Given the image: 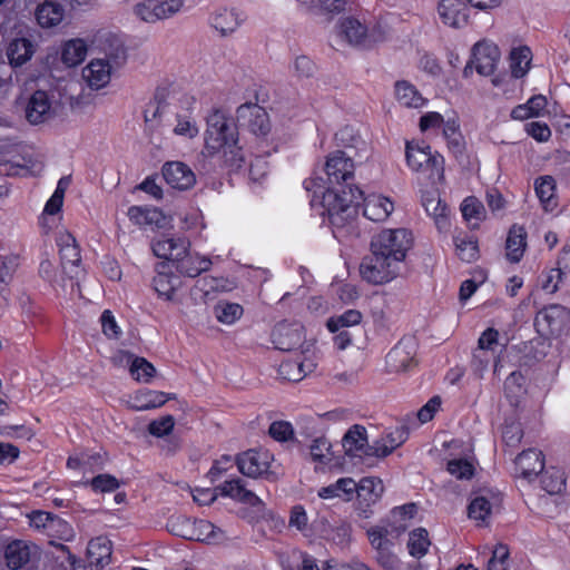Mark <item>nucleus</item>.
Instances as JSON below:
<instances>
[{
  "mask_svg": "<svg viewBox=\"0 0 570 570\" xmlns=\"http://www.w3.org/2000/svg\"><path fill=\"white\" fill-rule=\"evenodd\" d=\"M206 125L204 156L217 158L220 165L232 170L242 168L245 157L234 121L224 110L214 109L207 116Z\"/></svg>",
  "mask_w": 570,
  "mask_h": 570,
  "instance_id": "1",
  "label": "nucleus"
},
{
  "mask_svg": "<svg viewBox=\"0 0 570 570\" xmlns=\"http://www.w3.org/2000/svg\"><path fill=\"white\" fill-rule=\"evenodd\" d=\"M304 187L307 191H313L314 195L321 194L323 196V204L327 210L328 219L335 229L343 227L345 219L353 217L355 210L351 203L358 197L355 196L352 188H350L351 197L348 198L345 189L340 194L331 189L330 186L325 187L323 178L305 179Z\"/></svg>",
  "mask_w": 570,
  "mask_h": 570,
  "instance_id": "2",
  "label": "nucleus"
},
{
  "mask_svg": "<svg viewBox=\"0 0 570 570\" xmlns=\"http://www.w3.org/2000/svg\"><path fill=\"white\" fill-rule=\"evenodd\" d=\"M406 252H370L360 264L361 277L373 285L393 281L400 273Z\"/></svg>",
  "mask_w": 570,
  "mask_h": 570,
  "instance_id": "3",
  "label": "nucleus"
},
{
  "mask_svg": "<svg viewBox=\"0 0 570 570\" xmlns=\"http://www.w3.org/2000/svg\"><path fill=\"white\" fill-rule=\"evenodd\" d=\"M353 191L355 196L358 197L353 203H351V206L355 213L352 218L345 219L343 227L335 229L334 233H337L344 228H352L354 226L355 217L357 214L356 206L361 199L363 200V215L370 220L384 222L394 210L392 200L383 195L370 194L364 197L363 191L358 187H355Z\"/></svg>",
  "mask_w": 570,
  "mask_h": 570,
  "instance_id": "4",
  "label": "nucleus"
},
{
  "mask_svg": "<svg viewBox=\"0 0 570 570\" xmlns=\"http://www.w3.org/2000/svg\"><path fill=\"white\" fill-rule=\"evenodd\" d=\"M272 342L277 350L287 352L301 350V354L311 353L314 346L312 341H306L303 325L289 322H282L275 326Z\"/></svg>",
  "mask_w": 570,
  "mask_h": 570,
  "instance_id": "5",
  "label": "nucleus"
},
{
  "mask_svg": "<svg viewBox=\"0 0 570 570\" xmlns=\"http://www.w3.org/2000/svg\"><path fill=\"white\" fill-rule=\"evenodd\" d=\"M159 259L156 264V275L153 279V287L160 299L167 302H176V292L180 287L181 282L177 275L173 273L175 267L171 265V257L167 252H154Z\"/></svg>",
  "mask_w": 570,
  "mask_h": 570,
  "instance_id": "6",
  "label": "nucleus"
},
{
  "mask_svg": "<svg viewBox=\"0 0 570 570\" xmlns=\"http://www.w3.org/2000/svg\"><path fill=\"white\" fill-rule=\"evenodd\" d=\"M325 173L327 175V184L331 189H333L334 186L344 183L348 189H354L356 187L348 183L354 177V163L344 151L337 150L327 157L325 163ZM346 194L350 198L351 193L346 191Z\"/></svg>",
  "mask_w": 570,
  "mask_h": 570,
  "instance_id": "7",
  "label": "nucleus"
},
{
  "mask_svg": "<svg viewBox=\"0 0 570 570\" xmlns=\"http://www.w3.org/2000/svg\"><path fill=\"white\" fill-rule=\"evenodd\" d=\"M237 121L257 137H265L271 131L266 110L256 104H244L237 108Z\"/></svg>",
  "mask_w": 570,
  "mask_h": 570,
  "instance_id": "8",
  "label": "nucleus"
},
{
  "mask_svg": "<svg viewBox=\"0 0 570 570\" xmlns=\"http://www.w3.org/2000/svg\"><path fill=\"white\" fill-rule=\"evenodd\" d=\"M272 462V453L263 449L248 450L236 460L239 472L249 478L269 476Z\"/></svg>",
  "mask_w": 570,
  "mask_h": 570,
  "instance_id": "9",
  "label": "nucleus"
},
{
  "mask_svg": "<svg viewBox=\"0 0 570 570\" xmlns=\"http://www.w3.org/2000/svg\"><path fill=\"white\" fill-rule=\"evenodd\" d=\"M183 0H145L135 6V14L145 22L166 19L180 10Z\"/></svg>",
  "mask_w": 570,
  "mask_h": 570,
  "instance_id": "10",
  "label": "nucleus"
},
{
  "mask_svg": "<svg viewBox=\"0 0 570 570\" xmlns=\"http://www.w3.org/2000/svg\"><path fill=\"white\" fill-rule=\"evenodd\" d=\"M171 257V265L177 272L188 277H196L209 269L212 261L199 252H174L167 253Z\"/></svg>",
  "mask_w": 570,
  "mask_h": 570,
  "instance_id": "11",
  "label": "nucleus"
},
{
  "mask_svg": "<svg viewBox=\"0 0 570 570\" xmlns=\"http://www.w3.org/2000/svg\"><path fill=\"white\" fill-rule=\"evenodd\" d=\"M568 320V312L560 305L542 308L535 316L534 324L541 335L553 336L561 333Z\"/></svg>",
  "mask_w": 570,
  "mask_h": 570,
  "instance_id": "12",
  "label": "nucleus"
},
{
  "mask_svg": "<svg viewBox=\"0 0 570 570\" xmlns=\"http://www.w3.org/2000/svg\"><path fill=\"white\" fill-rule=\"evenodd\" d=\"M414 236L406 228L383 229L371 242V249H411Z\"/></svg>",
  "mask_w": 570,
  "mask_h": 570,
  "instance_id": "13",
  "label": "nucleus"
},
{
  "mask_svg": "<svg viewBox=\"0 0 570 570\" xmlns=\"http://www.w3.org/2000/svg\"><path fill=\"white\" fill-rule=\"evenodd\" d=\"M52 99L46 90H36L28 99L24 116L31 125H39L53 117Z\"/></svg>",
  "mask_w": 570,
  "mask_h": 570,
  "instance_id": "14",
  "label": "nucleus"
},
{
  "mask_svg": "<svg viewBox=\"0 0 570 570\" xmlns=\"http://www.w3.org/2000/svg\"><path fill=\"white\" fill-rule=\"evenodd\" d=\"M127 216L134 225L144 229H161L169 224L167 216L156 207L134 205L128 208Z\"/></svg>",
  "mask_w": 570,
  "mask_h": 570,
  "instance_id": "15",
  "label": "nucleus"
},
{
  "mask_svg": "<svg viewBox=\"0 0 570 570\" xmlns=\"http://www.w3.org/2000/svg\"><path fill=\"white\" fill-rule=\"evenodd\" d=\"M514 473L518 479L532 482L544 469V459L540 451L529 449L515 459Z\"/></svg>",
  "mask_w": 570,
  "mask_h": 570,
  "instance_id": "16",
  "label": "nucleus"
},
{
  "mask_svg": "<svg viewBox=\"0 0 570 570\" xmlns=\"http://www.w3.org/2000/svg\"><path fill=\"white\" fill-rule=\"evenodd\" d=\"M316 367L313 351L308 354H301L294 360H286L281 363L278 373L282 379L289 382H299Z\"/></svg>",
  "mask_w": 570,
  "mask_h": 570,
  "instance_id": "17",
  "label": "nucleus"
},
{
  "mask_svg": "<svg viewBox=\"0 0 570 570\" xmlns=\"http://www.w3.org/2000/svg\"><path fill=\"white\" fill-rule=\"evenodd\" d=\"M499 48L488 41H480L473 47V63L476 71L482 76H491L499 62Z\"/></svg>",
  "mask_w": 570,
  "mask_h": 570,
  "instance_id": "18",
  "label": "nucleus"
},
{
  "mask_svg": "<svg viewBox=\"0 0 570 570\" xmlns=\"http://www.w3.org/2000/svg\"><path fill=\"white\" fill-rule=\"evenodd\" d=\"M442 22L460 29L469 23V9L463 0H441L438 7Z\"/></svg>",
  "mask_w": 570,
  "mask_h": 570,
  "instance_id": "19",
  "label": "nucleus"
},
{
  "mask_svg": "<svg viewBox=\"0 0 570 570\" xmlns=\"http://www.w3.org/2000/svg\"><path fill=\"white\" fill-rule=\"evenodd\" d=\"M163 176L170 187L179 190L193 187L196 181L194 171L180 161L166 163L163 166Z\"/></svg>",
  "mask_w": 570,
  "mask_h": 570,
  "instance_id": "20",
  "label": "nucleus"
},
{
  "mask_svg": "<svg viewBox=\"0 0 570 570\" xmlns=\"http://www.w3.org/2000/svg\"><path fill=\"white\" fill-rule=\"evenodd\" d=\"M343 448L351 458L373 456V445H368L366 429L353 425L343 438Z\"/></svg>",
  "mask_w": 570,
  "mask_h": 570,
  "instance_id": "21",
  "label": "nucleus"
},
{
  "mask_svg": "<svg viewBox=\"0 0 570 570\" xmlns=\"http://www.w3.org/2000/svg\"><path fill=\"white\" fill-rule=\"evenodd\" d=\"M173 396L165 392L141 389L128 395L127 404L135 411H148L163 406Z\"/></svg>",
  "mask_w": 570,
  "mask_h": 570,
  "instance_id": "22",
  "label": "nucleus"
},
{
  "mask_svg": "<svg viewBox=\"0 0 570 570\" xmlns=\"http://www.w3.org/2000/svg\"><path fill=\"white\" fill-rule=\"evenodd\" d=\"M407 529L406 523H401L395 527L375 525L367 530V538L375 551L384 549H393L394 540L397 539Z\"/></svg>",
  "mask_w": 570,
  "mask_h": 570,
  "instance_id": "23",
  "label": "nucleus"
},
{
  "mask_svg": "<svg viewBox=\"0 0 570 570\" xmlns=\"http://www.w3.org/2000/svg\"><path fill=\"white\" fill-rule=\"evenodd\" d=\"M415 344L412 341H402L386 355V364L392 372H404L414 364Z\"/></svg>",
  "mask_w": 570,
  "mask_h": 570,
  "instance_id": "24",
  "label": "nucleus"
},
{
  "mask_svg": "<svg viewBox=\"0 0 570 570\" xmlns=\"http://www.w3.org/2000/svg\"><path fill=\"white\" fill-rule=\"evenodd\" d=\"M405 156L409 167L414 171L425 170L440 165L438 158L431 155L430 146L406 142Z\"/></svg>",
  "mask_w": 570,
  "mask_h": 570,
  "instance_id": "25",
  "label": "nucleus"
},
{
  "mask_svg": "<svg viewBox=\"0 0 570 570\" xmlns=\"http://www.w3.org/2000/svg\"><path fill=\"white\" fill-rule=\"evenodd\" d=\"M219 490L222 495L228 497L240 503L248 504L250 507L263 505V501L254 492L247 490L240 479L225 481L220 485Z\"/></svg>",
  "mask_w": 570,
  "mask_h": 570,
  "instance_id": "26",
  "label": "nucleus"
},
{
  "mask_svg": "<svg viewBox=\"0 0 570 570\" xmlns=\"http://www.w3.org/2000/svg\"><path fill=\"white\" fill-rule=\"evenodd\" d=\"M174 116L169 106L157 98L149 101L144 110L145 122L153 129L159 126H171Z\"/></svg>",
  "mask_w": 570,
  "mask_h": 570,
  "instance_id": "27",
  "label": "nucleus"
},
{
  "mask_svg": "<svg viewBox=\"0 0 570 570\" xmlns=\"http://www.w3.org/2000/svg\"><path fill=\"white\" fill-rule=\"evenodd\" d=\"M356 491V482L352 478H341L336 482L322 487L317 494L323 500L341 499L351 501Z\"/></svg>",
  "mask_w": 570,
  "mask_h": 570,
  "instance_id": "28",
  "label": "nucleus"
},
{
  "mask_svg": "<svg viewBox=\"0 0 570 570\" xmlns=\"http://www.w3.org/2000/svg\"><path fill=\"white\" fill-rule=\"evenodd\" d=\"M87 558L91 566L104 570L109 566L111 559V544L105 537H97L89 541Z\"/></svg>",
  "mask_w": 570,
  "mask_h": 570,
  "instance_id": "29",
  "label": "nucleus"
},
{
  "mask_svg": "<svg viewBox=\"0 0 570 570\" xmlns=\"http://www.w3.org/2000/svg\"><path fill=\"white\" fill-rule=\"evenodd\" d=\"M82 78L92 89L105 87L110 80V67L105 60H92L82 69Z\"/></svg>",
  "mask_w": 570,
  "mask_h": 570,
  "instance_id": "30",
  "label": "nucleus"
},
{
  "mask_svg": "<svg viewBox=\"0 0 570 570\" xmlns=\"http://www.w3.org/2000/svg\"><path fill=\"white\" fill-rule=\"evenodd\" d=\"M340 33L352 45L363 43L367 36L374 40L379 39L374 31L370 33L368 28L354 18H346L341 22Z\"/></svg>",
  "mask_w": 570,
  "mask_h": 570,
  "instance_id": "31",
  "label": "nucleus"
},
{
  "mask_svg": "<svg viewBox=\"0 0 570 570\" xmlns=\"http://www.w3.org/2000/svg\"><path fill=\"white\" fill-rule=\"evenodd\" d=\"M35 53L33 43L26 38H18L10 42L7 49V57L13 67L26 63Z\"/></svg>",
  "mask_w": 570,
  "mask_h": 570,
  "instance_id": "32",
  "label": "nucleus"
},
{
  "mask_svg": "<svg viewBox=\"0 0 570 570\" xmlns=\"http://www.w3.org/2000/svg\"><path fill=\"white\" fill-rule=\"evenodd\" d=\"M395 97L400 105L406 108H422L426 99L409 81L401 80L395 83Z\"/></svg>",
  "mask_w": 570,
  "mask_h": 570,
  "instance_id": "33",
  "label": "nucleus"
},
{
  "mask_svg": "<svg viewBox=\"0 0 570 570\" xmlns=\"http://www.w3.org/2000/svg\"><path fill=\"white\" fill-rule=\"evenodd\" d=\"M7 566L12 570L22 568L30 559V547L27 542L14 540L4 550Z\"/></svg>",
  "mask_w": 570,
  "mask_h": 570,
  "instance_id": "34",
  "label": "nucleus"
},
{
  "mask_svg": "<svg viewBox=\"0 0 570 570\" xmlns=\"http://www.w3.org/2000/svg\"><path fill=\"white\" fill-rule=\"evenodd\" d=\"M65 16V9L61 4L52 1H46L38 6L36 19L43 28H51L59 24Z\"/></svg>",
  "mask_w": 570,
  "mask_h": 570,
  "instance_id": "35",
  "label": "nucleus"
},
{
  "mask_svg": "<svg viewBox=\"0 0 570 570\" xmlns=\"http://www.w3.org/2000/svg\"><path fill=\"white\" fill-rule=\"evenodd\" d=\"M406 433L403 429H395L394 431L382 436L373 444V456L385 458L391 454L396 448L404 443Z\"/></svg>",
  "mask_w": 570,
  "mask_h": 570,
  "instance_id": "36",
  "label": "nucleus"
},
{
  "mask_svg": "<svg viewBox=\"0 0 570 570\" xmlns=\"http://www.w3.org/2000/svg\"><path fill=\"white\" fill-rule=\"evenodd\" d=\"M215 318L224 325H234L244 314V308L238 303L220 299L213 308Z\"/></svg>",
  "mask_w": 570,
  "mask_h": 570,
  "instance_id": "37",
  "label": "nucleus"
},
{
  "mask_svg": "<svg viewBox=\"0 0 570 570\" xmlns=\"http://www.w3.org/2000/svg\"><path fill=\"white\" fill-rule=\"evenodd\" d=\"M384 491L383 483L380 479L374 476L363 478L356 483L355 494L360 500L367 505L375 503Z\"/></svg>",
  "mask_w": 570,
  "mask_h": 570,
  "instance_id": "38",
  "label": "nucleus"
},
{
  "mask_svg": "<svg viewBox=\"0 0 570 570\" xmlns=\"http://www.w3.org/2000/svg\"><path fill=\"white\" fill-rule=\"evenodd\" d=\"M431 547L429 532L424 528H416L409 533L406 548L409 554L415 559L423 558Z\"/></svg>",
  "mask_w": 570,
  "mask_h": 570,
  "instance_id": "39",
  "label": "nucleus"
},
{
  "mask_svg": "<svg viewBox=\"0 0 570 570\" xmlns=\"http://www.w3.org/2000/svg\"><path fill=\"white\" fill-rule=\"evenodd\" d=\"M532 52L529 47L513 48L510 52V68L514 78H522L530 68Z\"/></svg>",
  "mask_w": 570,
  "mask_h": 570,
  "instance_id": "40",
  "label": "nucleus"
},
{
  "mask_svg": "<svg viewBox=\"0 0 570 570\" xmlns=\"http://www.w3.org/2000/svg\"><path fill=\"white\" fill-rule=\"evenodd\" d=\"M535 194L546 210H551L556 206L554 191L556 183L551 176H542L534 181Z\"/></svg>",
  "mask_w": 570,
  "mask_h": 570,
  "instance_id": "41",
  "label": "nucleus"
},
{
  "mask_svg": "<svg viewBox=\"0 0 570 570\" xmlns=\"http://www.w3.org/2000/svg\"><path fill=\"white\" fill-rule=\"evenodd\" d=\"M194 525V535L191 540L215 544L224 538L222 530L209 521L195 519Z\"/></svg>",
  "mask_w": 570,
  "mask_h": 570,
  "instance_id": "42",
  "label": "nucleus"
},
{
  "mask_svg": "<svg viewBox=\"0 0 570 570\" xmlns=\"http://www.w3.org/2000/svg\"><path fill=\"white\" fill-rule=\"evenodd\" d=\"M87 53V46L81 39L67 41L61 51V60L68 67H73L83 61Z\"/></svg>",
  "mask_w": 570,
  "mask_h": 570,
  "instance_id": "43",
  "label": "nucleus"
},
{
  "mask_svg": "<svg viewBox=\"0 0 570 570\" xmlns=\"http://www.w3.org/2000/svg\"><path fill=\"white\" fill-rule=\"evenodd\" d=\"M212 23L216 30L223 36H226L234 32L239 27L240 19L238 13L234 10L222 9L214 14Z\"/></svg>",
  "mask_w": 570,
  "mask_h": 570,
  "instance_id": "44",
  "label": "nucleus"
},
{
  "mask_svg": "<svg viewBox=\"0 0 570 570\" xmlns=\"http://www.w3.org/2000/svg\"><path fill=\"white\" fill-rule=\"evenodd\" d=\"M540 478L541 488L549 494H558L566 487L564 473L558 468L543 469Z\"/></svg>",
  "mask_w": 570,
  "mask_h": 570,
  "instance_id": "45",
  "label": "nucleus"
},
{
  "mask_svg": "<svg viewBox=\"0 0 570 570\" xmlns=\"http://www.w3.org/2000/svg\"><path fill=\"white\" fill-rule=\"evenodd\" d=\"M67 466L71 470L82 472L83 475L87 473H94L102 469V462L98 455L80 454L70 456L67 461Z\"/></svg>",
  "mask_w": 570,
  "mask_h": 570,
  "instance_id": "46",
  "label": "nucleus"
},
{
  "mask_svg": "<svg viewBox=\"0 0 570 570\" xmlns=\"http://www.w3.org/2000/svg\"><path fill=\"white\" fill-rule=\"evenodd\" d=\"M129 372L138 382H149L156 373L155 366L144 357L128 355Z\"/></svg>",
  "mask_w": 570,
  "mask_h": 570,
  "instance_id": "47",
  "label": "nucleus"
},
{
  "mask_svg": "<svg viewBox=\"0 0 570 570\" xmlns=\"http://www.w3.org/2000/svg\"><path fill=\"white\" fill-rule=\"evenodd\" d=\"M305 10L316 13H338L345 9L346 0H296Z\"/></svg>",
  "mask_w": 570,
  "mask_h": 570,
  "instance_id": "48",
  "label": "nucleus"
},
{
  "mask_svg": "<svg viewBox=\"0 0 570 570\" xmlns=\"http://www.w3.org/2000/svg\"><path fill=\"white\" fill-rule=\"evenodd\" d=\"M446 471L458 480H470L475 472L471 458H453L448 461Z\"/></svg>",
  "mask_w": 570,
  "mask_h": 570,
  "instance_id": "49",
  "label": "nucleus"
},
{
  "mask_svg": "<svg viewBox=\"0 0 570 570\" xmlns=\"http://www.w3.org/2000/svg\"><path fill=\"white\" fill-rule=\"evenodd\" d=\"M362 314L357 309H347L343 314L332 316L326 322V327L331 333L340 332L345 327H351L360 324Z\"/></svg>",
  "mask_w": 570,
  "mask_h": 570,
  "instance_id": "50",
  "label": "nucleus"
},
{
  "mask_svg": "<svg viewBox=\"0 0 570 570\" xmlns=\"http://www.w3.org/2000/svg\"><path fill=\"white\" fill-rule=\"evenodd\" d=\"M70 181H71V179L69 176L61 177L58 180V184H57V187H56L53 194L51 195V197L48 199V202L45 205L43 214L56 215L61 210V207L63 204V198H65V193H66L67 188L69 187Z\"/></svg>",
  "mask_w": 570,
  "mask_h": 570,
  "instance_id": "51",
  "label": "nucleus"
},
{
  "mask_svg": "<svg viewBox=\"0 0 570 570\" xmlns=\"http://www.w3.org/2000/svg\"><path fill=\"white\" fill-rule=\"evenodd\" d=\"M78 484L89 485L96 493H109L119 488V481L110 474H98L90 480H80Z\"/></svg>",
  "mask_w": 570,
  "mask_h": 570,
  "instance_id": "52",
  "label": "nucleus"
},
{
  "mask_svg": "<svg viewBox=\"0 0 570 570\" xmlns=\"http://www.w3.org/2000/svg\"><path fill=\"white\" fill-rule=\"evenodd\" d=\"M442 132L448 141L449 148L454 154H461L463 150V137L460 132V126L455 119H448L442 125Z\"/></svg>",
  "mask_w": 570,
  "mask_h": 570,
  "instance_id": "53",
  "label": "nucleus"
},
{
  "mask_svg": "<svg viewBox=\"0 0 570 570\" xmlns=\"http://www.w3.org/2000/svg\"><path fill=\"white\" fill-rule=\"evenodd\" d=\"M492 512V504L485 497H475L469 504V518L487 523Z\"/></svg>",
  "mask_w": 570,
  "mask_h": 570,
  "instance_id": "54",
  "label": "nucleus"
},
{
  "mask_svg": "<svg viewBox=\"0 0 570 570\" xmlns=\"http://www.w3.org/2000/svg\"><path fill=\"white\" fill-rule=\"evenodd\" d=\"M194 523L195 519L186 515H177L169 520L168 528L175 535L191 540L194 535Z\"/></svg>",
  "mask_w": 570,
  "mask_h": 570,
  "instance_id": "55",
  "label": "nucleus"
},
{
  "mask_svg": "<svg viewBox=\"0 0 570 570\" xmlns=\"http://www.w3.org/2000/svg\"><path fill=\"white\" fill-rule=\"evenodd\" d=\"M461 212L465 220H475L474 225L482 220L485 214L483 204L475 197H466L461 205Z\"/></svg>",
  "mask_w": 570,
  "mask_h": 570,
  "instance_id": "56",
  "label": "nucleus"
},
{
  "mask_svg": "<svg viewBox=\"0 0 570 570\" xmlns=\"http://www.w3.org/2000/svg\"><path fill=\"white\" fill-rule=\"evenodd\" d=\"M416 511H417V508L414 503H407V504L394 508L391 511L390 525L395 527L401 523H406L409 525L410 520L413 519Z\"/></svg>",
  "mask_w": 570,
  "mask_h": 570,
  "instance_id": "57",
  "label": "nucleus"
},
{
  "mask_svg": "<svg viewBox=\"0 0 570 570\" xmlns=\"http://www.w3.org/2000/svg\"><path fill=\"white\" fill-rule=\"evenodd\" d=\"M509 549L499 543L492 551V557L488 562V570H508L509 569Z\"/></svg>",
  "mask_w": 570,
  "mask_h": 570,
  "instance_id": "58",
  "label": "nucleus"
},
{
  "mask_svg": "<svg viewBox=\"0 0 570 570\" xmlns=\"http://www.w3.org/2000/svg\"><path fill=\"white\" fill-rule=\"evenodd\" d=\"M487 273L479 271L475 274V279H466L460 286L459 298L461 303H465L487 279Z\"/></svg>",
  "mask_w": 570,
  "mask_h": 570,
  "instance_id": "59",
  "label": "nucleus"
},
{
  "mask_svg": "<svg viewBox=\"0 0 570 570\" xmlns=\"http://www.w3.org/2000/svg\"><path fill=\"white\" fill-rule=\"evenodd\" d=\"M80 262V252H65V254L61 256V266L63 273L70 278L78 277L81 272Z\"/></svg>",
  "mask_w": 570,
  "mask_h": 570,
  "instance_id": "60",
  "label": "nucleus"
},
{
  "mask_svg": "<svg viewBox=\"0 0 570 570\" xmlns=\"http://www.w3.org/2000/svg\"><path fill=\"white\" fill-rule=\"evenodd\" d=\"M174 417L171 415H165L151 421L148 425V432L156 438H161L169 434L174 430Z\"/></svg>",
  "mask_w": 570,
  "mask_h": 570,
  "instance_id": "61",
  "label": "nucleus"
},
{
  "mask_svg": "<svg viewBox=\"0 0 570 570\" xmlns=\"http://www.w3.org/2000/svg\"><path fill=\"white\" fill-rule=\"evenodd\" d=\"M527 246V232L520 225H513L508 234L505 249H524Z\"/></svg>",
  "mask_w": 570,
  "mask_h": 570,
  "instance_id": "62",
  "label": "nucleus"
},
{
  "mask_svg": "<svg viewBox=\"0 0 570 570\" xmlns=\"http://www.w3.org/2000/svg\"><path fill=\"white\" fill-rule=\"evenodd\" d=\"M101 330L102 333L108 338H118L121 334V330L109 309H105L100 316Z\"/></svg>",
  "mask_w": 570,
  "mask_h": 570,
  "instance_id": "63",
  "label": "nucleus"
},
{
  "mask_svg": "<svg viewBox=\"0 0 570 570\" xmlns=\"http://www.w3.org/2000/svg\"><path fill=\"white\" fill-rule=\"evenodd\" d=\"M269 435L279 442H286L294 436V430L289 422L276 421L269 426Z\"/></svg>",
  "mask_w": 570,
  "mask_h": 570,
  "instance_id": "64",
  "label": "nucleus"
}]
</instances>
